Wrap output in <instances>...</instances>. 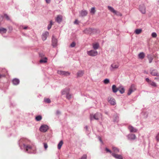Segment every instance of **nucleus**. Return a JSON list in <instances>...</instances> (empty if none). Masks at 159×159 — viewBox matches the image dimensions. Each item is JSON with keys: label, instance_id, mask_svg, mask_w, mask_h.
I'll list each match as a JSON object with an SVG mask.
<instances>
[{"label": "nucleus", "instance_id": "nucleus-8", "mask_svg": "<svg viewBox=\"0 0 159 159\" xmlns=\"http://www.w3.org/2000/svg\"><path fill=\"white\" fill-rule=\"evenodd\" d=\"M52 45L53 47H56L57 46V39L55 38L54 36L52 37Z\"/></svg>", "mask_w": 159, "mask_h": 159}, {"label": "nucleus", "instance_id": "nucleus-48", "mask_svg": "<svg viewBox=\"0 0 159 159\" xmlns=\"http://www.w3.org/2000/svg\"><path fill=\"white\" fill-rule=\"evenodd\" d=\"M74 23L75 24H78L79 23V21L77 20H76L74 22Z\"/></svg>", "mask_w": 159, "mask_h": 159}, {"label": "nucleus", "instance_id": "nucleus-7", "mask_svg": "<svg viewBox=\"0 0 159 159\" xmlns=\"http://www.w3.org/2000/svg\"><path fill=\"white\" fill-rule=\"evenodd\" d=\"M87 53L90 56H95L98 55V52L94 50H91L88 51Z\"/></svg>", "mask_w": 159, "mask_h": 159}, {"label": "nucleus", "instance_id": "nucleus-53", "mask_svg": "<svg viewBox=\"0 0 159 159\" xmlns=\"http://www.w3.org/2000/svg\"><path fill=\"white\" fill-rule=\"evenodd\" d=\"M99 139H100V140L101 142H102V139H101L100 138H99Z\"/></svg>", "mask_w": 159, "mask_h": 159}, {"label": "nucleus", "instance_id": "nucleus-1", "mask_svg": "<svg viewBox=\"0 0 159 159\" xmlns=\"http://www.w3.org/2000/svg\"><path fill=\"white\" fill-rule=\"evenodd\" d=\"M102 117V114L99 112H97L94 114H90V119L91 121L94 119L97 120H98Z\"/></svg>", "mask_w": 159, "mask_h": 159}, {"label": "nucleus", "instance_id": "nucleus-26", "mask_svg": "<svg viewBox=\"0 0 159 159\" xmlns=\"http://www.w3.org/2000/svg\"><path fill=\"white\" fill-rule=\"evenodd\" d=\"M145 56V54L143 52H140L138 55L139 57L141 59H143Z\"/></svg>", "mask_w": 159, "mask_h": 159}, {"label": "nucleus", "instance_id": "nucleus-21", "mask_svg": "<svg viewBox=\"0 0 159 159\" xmlns=\"http://www.w3.org/2000/svg\"><path fill=\"white\" fill-rule=\"evenodd\" d=\"M147 57L149 63H151L153 59V57L151 55H148L147 56Z\"/></svg>", "mask_w": 159, "mask_h": 159}, {"label": "nucleus", "instance_id": "nucleus-42", "mask_svg": "<svg viewBox=\"0 0 159 159\" xmlns=\"http://www.w3.org/2000/svg\"><path fill=\"white\" fill-rule=\"evenodd\" d=\"M75 45V43L74 42H73L70 44V46L71 47H74Z\"/></svg>", "mask_w": 159, "mask_h": 159}, {"label": "nucleus", "instance_id": "nucleus-13", "mask_svg": "<svg viewBox=\"0 0 159 159\" xmlns=\"http://www.w3.org/2000/svg\"><path fill=\"white\" fill-rule=\"evenodd\" d=\"M58 73L60 75L66 76L69 75H70V73L68 72L64 71H58Z\"/></svg>", "mask_w": 159, "mask_h": 159}, {"label": "nucleus", "instance_id": "nucleus-49", "mask_svg": "<svg viewBox=\"0 0 159 159\" xmlns=\"http://www.w3.org/2000/svg\"><path fill=\"white\" fill-rule=\"evenodd\" d=\"M4 77V74H1L0 73V79L2 78V77Z\"/></svg>", "mask_w": 159, "mask_h": 159}, {"label": "nucleus", "instance_id": "nucleus-37", "mask_svg": "<svg viewBox=\"0 0 159 159\" xmlns=\"http://www.w3.org/2000/svg\"><path fill=\"white\" fill-rule=\"evenodd\" d=\"M104 83L105 84H108L109 83V80L108 79H105L103 81Z\"/></svg>", "mask_w": 159, "mask_h": 159}, {"label": "nucleus", "instance_id": "nucleus-19", "mask_svg": "<svg viewBox=\"0 0 159 159\" xmlns=\"http://www.w3.org/2000/svg\"><path fill=\"white\" fill-rule=\"evenodd\" d=\"M62 16L61 15H58L57 16L56 20L58 23H60L62 20Z\"/></svg>", "mask_w": 159, "mask_h": 159}, {"label": "nucleus", "instance_id": "nucleus-10", "mask_svg": "<svg viewBox=\"0 0 159 159\" xmlns=\"http://www.w3.org/2000/svg\"><path fill=\"white\" fill-rule=\"evenodd\" d=\"M150 74L153 76H159V74L158 73L157 71L155 69L150 70Z\"/></svg>", "mask_w": 159, "mask_h": 159}, {"label": "nucleus", "instance_id": "nucleus-12", "mask_svg": "<svg viewBox=\"0 0 159 159\" xmlns=\"http://www.w3.org/2000/svg\"><path fill=\"white\" fill-rule=\"evenodd\" d=\"M0 73L1 74H4V77H5L6 75L7 74V72L5 69L0 68Z\"/></svg>", "mask_w": 159, "mask_h": 159}, {"label": "nucleus", "instance_id": "nucleus-45", "mask_svg": "<svg viewBox=\"0 0 159 159\" xmlns=\"http://www.w3.org/2000/svg\"><path fill=\"white\" fill-rule=\"evenodd\" d=\"M90 30V29H86L84 30V32L85 33H89L88 32V31Z\"/></svg>", "mask_w": 159, "mask_h": 159}, {"label": "nucleus", "instance_id": "nucleus-38", "mask_svg": "<svg viewBox=\"0 0 159 159\" xmlns=\"http://www.w3.org/2000/svg\"><path fill=\"white\" fill-rule=\"evenodd\" d=\"M44 102L47 103H50L51 102L50 99L49 98H45L44 99Z\"/></svg>", "mask_w": 159, "mask_h": 159}, {"label": "nucleus", "instance_id": "nucleus-24", "mask_svg": "<svg viewBox=\"0 0 159 159\" xmlns=\"http://www.w3.org/2000/svg\"><path fill=\"white\" fill-rule=\"evenodd\" d=\"M118 89V90L122 94L125 92V89L122 86H120L119 87Z\"/></svg>", "mask_w": 159, "mask_h": 159}, {"label": "nucleus", "instance_id": "nucleus-50", "mask_svg": "<svg viewBox=\"0 0 159 159\" xmlns=\"http://www.w3.org/2000/svg\"><path fill=\"white\" fill-rule=\"evenodd\" d=\"M45 0L46 1V2L48 3H49L51 1V0Z\"/></svg>", "mask_w": 159, "mask_h": 159}, {"label": "nucleus", "instance_id": "nucleus-54", "mask_svg": "<svg viewBox=\"0 0 159 159\" xmlns=\"http://www.w3.org/2000/svg\"><path fill=\"white\" fill-rule=\"evenodd\" d=\"M158 2L159 3V1H158Z\"/></svg>", "mask_w": 159, "mask_h": 159}, {"label": "nucleus", "instance_id": "nucleus-44", "mask_svg": "<svg viewBox=\"0 0 159 159\" xmlns=\"http://www.w3.org/2000/svg\"><path fill=\"white\" fill-rule=\"evenodd\" d=\"M145 80L147 82H148L149 84L150 83H151V82L152 81L151 80H150L149 78H146V79H145Z\"/></svg>", "mask_w": 159, "mask_h": 159}, {"label": "nucleus", "instance_id": "nucleus-41", "mask_svg": "<svg viewBox=\"0 0 159 159\" xmlns=\"http://www.w3.org/2000/svg\"><path fill=\"white\" fill-rule=\"evenodd\" d=\"M4 17L6 18L7 20H9L10 18L7 14H5L4 15Z\"/></svg>", "mask_w": 159, "mask_h": 159}, {"label": "nucleus", "instance_id": "nucleus-35", "mask_svg": "<svg viewBox=\"0 0 159 159\" xmlns=\"http://www.w3.org/2000/svg\"><path fill=\"white\" fill-rule=\"evenodd\" d=\"M150 84L151 85V86H153L154 87H156L157 86V85L153 81H152L150 83Z\"/></svg>", "mask_w": 159, "mask_h": 159}, {"label": "nucleus", "instance_id": "nucleus-36", "mask_svg": "<svg viewBox=\"0 0 159 159\" xmlns=\"http://www.w3.org/2000/svg\"><path fill=\"white\" fill-rule=\"evenodd\" d=\"M53 25V24L52 23V21H50V24L48 25V30H49L51 28L52 25Z\"/></svg>", "mask_w": 159, "mask_h": 159}, {"label": "nucleus", "instance_id": "nucleus-14", "mask_svg": "<svg viewBox=\"0 0 159 159\" xmlns=\"http://www.w3.org/2000/svg\"><path fill=\"white\" fill-rule=\"evenodd\" d=\"M128 128L131 132H136L137 131V129L131 125L129 126Z\"/></svg>", "mask_w": 159, "mask_h": 159}, {"label": "nucleus", "instance_id": "nucleus-28", "mask_svg": "<svg viewBox=\"0 0 159 159\" xmlns=\"http://www.w3.org/2000/svg\"><path fill=\"white\" fill-rule=\"evenodd\" d=\"M63 142L62 140L59 143H58L57 146L58 148L59 149H61L62 146V145L63 144Z\"/></svg>", "mask_w": 159, "mask_h": 159}, {"label": "nucleus", "instance_id": "nucleus-43", "mask_svg": "<svg viewBox=\"0 0 159 159\" xmlns=\"http://www.w3.org/2000/svg\"><path fill=\"white\" fill-rule=\"evenodd\" d=\"M44 147L45 150H46L48 147L47 144L46 143H43Z\"/></svg>", "mask_w": 159, "mask_h": 159}, {"label": "nucleus", "instance_id": "nucleus-33", "mask_svg": "<svg viewBox=\"0 0 159 159\" xmlns=\"http://www.w3.org/2000/svg\"><path fill=\"white\" fill-rule=\"evenodd\" d=\"M95 11V8L93 7L91 8L90 12L92 14H94Z\"/></svg>", "mask_w": 159, "mask_h": 159}, {"label": "nucleus", "instance_id": "nucleus-39", "mask_svg": "<svg viewBox=\"0 0 159 159\" xmlns=\"http://www.w3.org/2000/svg\"><path fill=\"white\" fill-rule=\"evenodd\" d=\"M87 155L86 154L84 155L81 158L79 159H87Z\"/></svg>", "mask_w": 159, "mask_h": 159}, {"label": "nucleus", "instance_id": "nucleus-22", "mask_svg": "<svg viewBox=\"0 0 159 159\" xmlns=\"http://www.w3.org/2000/svg\"><path fill=\"white\" fill-rule=\"evenodd\" d=\"M19 80L15 78L13 80L12 82L14 85H17L19 83Z\"/></svg>", "mask_w": 159, "mask_h": 159}, {"label": "nucleus", "instance_id": "nucleus-27", "mask_svg": "<svg viewBox=\"0 0 159 159\" xmlns=\"http://www.w3.org/2000/svg\"><path fill=\"white\" fill-rule=\"evenodd\" d=\"M7 30L6 29L3 28H0V33L3 34V33H6L7 32Z\"/></svg>", "mask_w": 159, "mask_h": 159}, {"label": "nucleus", "instance_id": "nucleus-9", "mask_svg": "<svg viewBox=\"0 0 159 159\" xmlns=\"http://www.w3.org/2000/svg\"><path fill=\"white\" fill-rule=\"evenodd\" d=\"M139 10L141 13L144 14L146 13L145 7L144 5H140L139 7Z\"/></svg>", "mask_w": 159, "mask_h": 159}, {"label": "nucleus", "instance_id": "nucleus-25", "mask_svg": "<svg viewBox=\"0 0 159 159\" xmlns=\"http://www.w3.org/2000/svg\"><path fill=\"white\" fill-rule=\"evenodd\" d=\"M93 48L94 49H97L99 47V44L98 43H93Z\"/></svg>", "mask_w": 159, "mask_h": 159}, {"label": "nucleus", "instance_id": "nucleus-46", "mask_svg": "<svg viewBox=\"0 0 159 159\" xmlns=\"http://www.w3.org/2000/svg\"><path fill=\"white\" fill-rule=\"evenodd\" d=\"M105 150H106V152H109L110 153H111V151L108 148H106Z\"/></svg>", "mask_w": 159, "mask_h": 159}, {"label": "nucleus", "instance_id": "nucleus-17", "mask_svg": "<svg viewBox=\"0 0 159 159\" xmlns=\"http://www.w3.org/2000/svg\"><path fill=\"white\" fill-rule=\"evenodd\" d=\"M118 88H117L116 85H113L112 86V92L114 93L117 92L118 91Z\"/></svg>", "mask_w": 159, "mask_h": 159}, {"label": "nucleus", "instance_id": "nucleus-5", "mask_svg": "<svg viewBox=\"0 0 159 159\" xmlns=\"http://www.w3.org/2000/svg\"><path fill=\"white\" fill-rule=\"evenodd\" d=\"M136 89L135 86L134 84H132L130 88L129 89L127 94L129 95L134 91Z\"/></svg>", "mask_w": 159, "mask_h": 159}, {"label": "nucleus", "instance_id": "nucleus-15", "mask_svg": "<svg viewBox=\"0 0 159 159\" xmlns=\"http://www.w3.org/2000/svg\"><path fill=\"white\" fill-rule=\"evenodd\" d=\"M112 155L116 158L118 159H123V157L121 155L117 154L114 153H112Z\"/></svg>", "mask_w": 159, "mask_h": 159}, {"label": "nucleus", "instance_id": "nucleus-51", "mask_svg": "<svg viewBox=\"0 0 159 159\" xmlns=\"http://www.w3.org/2000/svg\"><path fill=\"white\" fill-rule=\"evenodd\" d=\"M155 80H158L159 81V76H157V77H155Z\"/></svg>", "mask_w": 159, "mask_h": 159}, {"label": "nucleus", "instance_id": "nucleus-18", "mask_svg": "<svg viewBox=\"0 0 159 159\" xmlns=\"http://www.w3.org/2000/svg\"><path fill=\"white\" fill-rule=\"evenodd\" d=\"M84 73L83 70L79 71L77 73V77H79L82 76L83 75Z\"/></svg>", "mask_w": 159, "mask_h": 159}, {"label": "nucleus", "instance_id": "nucleus-20", "mask_svg": "<svg viewBox=\"0 0 159 159\" xmlns=\"http://www.w3.org/2000/svg\"><path fill=\"white\" fill-rule=\"evenodd\" d=\"M88 12L87 11L85 10H82L80 13V15L82 16H84L87 15Z\"/></svg>", "mask_w": 159, "mask_h": 159}, {"label": "nucleus", "instance_id": "nucleus-3", "mask_svg": "<svg viewBox=\"0 0 159 159\" xmlns=\"http://www.w3.org/2000/svg\"><path fill=\"white\" fill-rule=\"evenodd\" d=\"M108 8L109 10L114 14L120 16H122V14L120 13L115 10L112 7L108 6Z\"/></svg>", "mask_w": 159, "mask_h": 159}, {"label": "nucleus", "instance_id": "nucleus-2", "mask_svg": "<svg viewBox=\"0 0 159 159\" xmlns=\"http://www.w3.org/2000/svg\"><path fill=\"white\" fill-rule=\"evenodd\" d=\"M70 90L69 89H66L62 92V95L66 94V98L68 100H70L71 98V94L69 93Z\"/></svg>", "mask_w": 159, "mask_h": 159}, {"label": "nucleus", "instance_id": "nucleus-23", "mask_svg": "<svg viewBox=\"0 0 159 159\" xmlns=\"http://www.w3.org/2000/svg\"><path fill=\"white\" fill-rule=\"evenodd\" d=\"M111 66L113 69H117L119 66V65L118 63H114L111 65Z\"/></svg>", "mask_w": 159, "mask_h": 159}, {"label": "nucleus", "instance_id": "nucleus-52", "mask_svg": "<svg viewBox=\"0 0 159 159\" xmlns=\"http://www.w3.org/2000/svg\"><path fill=\"white\" fill-rule=\"evenodd\" d=\"M27 27H24V29H27Z\"/></svg>", "mask_w": 159, "mask_h": 159}, {"label": "nucleus", "instance_id": "nucleus-47", "mask_svg": "<svg viewBox=\"0 0 159 159\" xmlns=\"http://www.w3.org/2000/svg\"><path fill=\"white\" fill-rule=\"evenodd\" d=\"M156 139L157 141H159V133L157 134L156 137Z\"/></svg>", "mask_w": 159, "mask_h": 159}, {"label": "nucleus", "instance_id": "nucleus-11", "mask_svg": "<svg viewBox=\"0 0 159 159\" xmlns=\"http://www.w3.org/2000/svg\"><path fill=\"white\" fill-rule=\"evenodd\" d=\"M49 33L48 32H46L43 33L42 36V39L43 41L45 40L47 38V37L48 36Z\"/></svg>", "mask_w": 159, "mask_h": 159}, {"label": "nucleus", "instance_id": "nucleus-6", "mask_svg": "<svg viewBox=\"0 0 159 159\" xmlns=\"http://www.w3.org/2000/svg\"><path fill=\"white\" fill-rule=\"evenodd\" d=\"M48 126L46 125H43L41 126L40 127L39 130L42 132H45L47 131L48 129Z\"/></svg>", "mask_w": 159, "mask_h": 159}, {"label": "nucleus", "instance_id": "nucleus-30", "mask_svg": "<svg viewBox=\"0 0 159 159\" xmlns=\"http://www.w3.org/2000/svg\"><path fill=\"white\" fill-rule=\"evenodd\" d=\"M142 31V30L141 29H136L135 31L136 34H140Z\"/></svg>", "mask_w": 159, "mask_h": 159}, {"label": "nucleus", "instance_id": "nucleus-40", "mask_svg": "<svg viewBox=\"0 0 159 159\" xmlns=\"http://www.w3.org/2000/svg\"><path fill=\"white\" fill-rule=\"evenodd\" d=\"M152 36L153 38H156L157 36V34L155 32H153L152 34Z\"/></svg>", "mask_w": 159, "mask_h": 159}, {"label": "nucleus", "instance_id": "nucleus-16", "mask_svg": "<svg viewBox=\"0 0 159 159\" xmlns=\"http://www.w3.org/2000/svg\"><path fill=\"white\" fill-rule=\"evenodd\" d=\"M128 138L129 139L134 140L136 139V136L135 134H131L128 135Z\"/></svg>", "mask_w": 159, "mask_h": 159}, {"label": "nucleus", "instance_id": "nucleus-32", "mask_svg": "<svg viewBox=\"0 0 159 159\" xmlns=\"http://www.w3.org/2000/svg\"><path fill=\"white\" fill-rule=\"evenodd\" d=\"M42 119V117L41 116H38L35 117L36 120L37 121L40 120Z\"/></svg>", "mask_w": 159, "mask_h": 159}, {"label": "nucleus", "instance_id": "nucleus-29", "mask_svg": "<svg viewBox=\"0 0 159 159\" xmlns=\"http://www.w3.org/2000/svg\"><path fill=\"white\" fill-rule=\"evenodd\" d=\"M26 150L27 152H28L29 150H31L32 149V147L30 145H28L25 147Z\"/></svg>", "mask_w": 159, "mask_h": 159}, {"label": "nucleus", "instance_id": "nucleus-34", "mask_svg": "<svg viewBox=\"0 0 159 159\" xmlns=\"http://www.w3.org/2000/svg\"><path fill=\"white\" fill-rule=\"evenodd\" d=\"M47 62V58L46 57L44 59H42L40 60V63H46Z\"/></svg>", "mask_w": 159, "mask_h": 159}, {"label": "nucleus", "instance_id": "nucleus-4", "mask_svg": "<svg viewBox=\"0 0 159 159\" xmlns=\"http://www.w3.org/2000/svg\"><path fill=\"white\" fill-rule=\"evenodd\" d=\"M108 101L111 105H115L116 104L115 99L112 97H109L108 98Z\"/></svg>", "mask_w": 159, "mask_h": 159}, {"label": "nucleus", "instance_id": "nucleus-31", "mask_svg": "<svg viewBox=\"0 0 159 159\" xmlns=\"http://www.w3.org/2000/svg\"><path fill=\"white\" fill-rule=\"evenodd\" d=\"M112 149L113 150L114 152L116 153L118 152L119 151V149L116 147H113Z\"/></svg>", "mask_w": 159, "mask_h": 159}]
</instances>
